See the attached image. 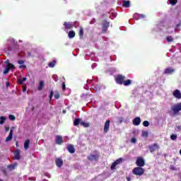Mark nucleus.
Wrapping results in <instances>:
<instances>
[{"instance_id":"obj_1","label":"nucleus","mask_w":181,"mask_h":181,"mask_svg":"<svg viewBox=\"0 0 181 181\" xmlns=\"http://www.w3.org/2000/svg\"><path fill=\"white\" fill-rule=\"evenodd\" d=\"M5 63L6 65V68L3 71V73L4 74H8L10 70H13V69H15V65L11 64V62H9V60H6Z\"/></svg>"},{"instance_id":"obj_2","label":"nucleus","mask_w":181,"mask_h":181,"mask_svg":"<svg viewBox=\"0 0 181 181\" xmlns=\"http://www.w3.org/2000/svg\"><path fill=\"white\" fill-rule=\"evenodd\" d=\"M132 172L136 176H142L145 173V170L142 167H136L133 169Z\"/></svg>"},{"instance_id":"obj_3","label":"nucleus","mask_w":181,"mask_h":181,"mask_svg":"<svg viewBox=\"0 0 181 181\" xmlns=\"http://www.w3.org/2000/svg\"><path fill=\"white\" fill-rule=\"evenodd\" d=\"M102 25V33H106L110 28V22L107 21V20H104L101 23Z\"/></svg>"},{"instance_id":"obj_4","label":"nucleus","mask_w":181,"mask_h":181,"mask_svg":"<svg viewBox=\"0 0 181 181\" xmlns=\"http://www.w3.org/2000/svg\"><path fill=\"white\" fill-rule=\"evenodd\" d=\"M125 78H126L125 76H124V75H117L115 77V81H116L117 84H120L121 86H122V84H124Z\"/></svg>"},{"instance_id":"obj_5","label":"nucleus","mask_w":181,"mask_h":181,"mask_svg":"<svg viewBox=\"0 0 181 181\" xmlns=\"http://www.w3.org/2000/svg\"><path fill=\"white\" fill-rule=\"evenodd\" d=\"M136 165L139 168H144L145 166V160L142 157L137 158Z\"/></svg>"},{"instance_id":"obj_6","label":"nucleus","mask_w":181,"mask_h":181,"mask_svg":"<svg viewBox=\"0 0 181 181\" xmlns=\"http://www.w3.org/2000/svg\"><path fill=\"white\" fill-rule=\"evenodd\" d=\"M171 110L174 114H178L179 111H181V103L173 106L171 107Z\"/></svg>"},{"instance_id":"obj_7","label":"nucleus","mask_w":181,"mask_h":181,"mask_svg":"<svg viewBox=\"0 0 181 181\" xmlns=\"http://www.w3.org/2000/svg\"><path fill=\"white\" fill-rule=\"evenodd\" d=\"M122 163V158H119L116 160L115 162L112 163V165L110 166L111 170H114L117 166V165H119V163Z\"/></svg>"},{"instance_id":"obj_8","label":"nucleus","mask_w":181,"mask_h":181,"mask_svg":"<svg viewBox=\"0 0 181 181\" xmlns=\"http://www.w3.org/2000/svg\"><path fill=\"white\" fill-rule=\"evenodd\" d=\"M111 122L110 121V119H107L105 124H104V129H103V132L105 134H107V132H108V131H110V124Z\"/></svg>"},{"instance_id":"obj_9","label":"nucleus","mask_w":181,"mask_h":181,"mask_svg":"<svg viewBox=\"0 0 181 181\" xmlns=\"http://www.w3.org/2000/svg\"><path fill=\"white\" fill-rule=\"evenodd\" d=\"M148 149L152 153L153 152H155L156 149H159V145H158L157 144H153V145L148 146Z\"/></svg>"},{"instance_id":"obj_10","label":"nucleus","mask_w":181,"mask_h":181,"mask_svg":"<svg viewBox=\"0 0 181 181\" xmlns=\"http://www.w3.org/2000/svg\"><path fill=\"white\" fill-rule=\"evenodd\" d=\"M64 26L65 30H69V29H73L74 25H73V24L71 23L65 21L64 23Z\"/></svg>"},{"instance_id":"obj_11","label":"nucleus","mask_w":181,"mask_h":181,"mask_svg":"<svg viewBox=\"0 0 181 181\" xmlns=\"http://www.w3.org/2000/svg\"><path fill=\"white\" fill-rule=\"evenodd\" d=\"M55 142L57 145H62L63 144V137L60 135H57Z\"/></svg>"},{"instance_id":"obj_12","label":"nucleus","mask_w":181,"mask_h":181,"mask_svg":"<svg viewBox=\"0 0 181 181\" xmlns=\"http://www.w3.org/2000/svg\"><path fill=\"white\" fill-rule=\"evenodd\" d=\"M173 95L175 98H177L178 100H180L181 98V93L180 90L179 89H176L175 90L173 91Z\"/></svg>"},{"instance_id":"obj_13","label":"nucleus","mask_w":181,"mask_h":181,"mask_svg":"<svg viewBox=\"0 0 181 181\" xmlns=\"http://www.w3.org/2000/svg\"><path fill=\"white\" fill-rule=\"evenodd\" d=\"M175 73V69H173L172 67H168L164 71V74H173Z\"/></svg>"},{"instance_id":"obj_14","label":"nucleus","mask_w":181,"mask_h":181,"mask_svg":"<svg viewBox=\"0 0 181 181\" xmlns=\"http://www.w3.org/2000/svg\"><path fill=\"white\" fill-rule=\"evenodd\" d=\"M16 168H18V163H15L14 164H10L7 165V169H8L10 172H11V170H15Z\"/></svg>"},{"instance_id":"obj_15","label":"nucleus","mask_w":181,"mask_h":181,"mask_svg":"<svg viewBox=\"0 0 181 181\" xmlns=\"http://www.w3.org/2000/svg\"><path fill=\"white\" fill-rule=\"evenodd\" d=\"M133 125H135V127H138L141 124V117H137L133 119Z\"/></svg>"},{"instance_id":"obj_16","label":"nucleus","mask_w":181,"mask_h":181,"mask_svg":"<svg viewBox=\"0 0 181 181\" xmlns=\"http://www.w3.org/2000/svg\"><path fill=\"white\" fill-rule=\"evenodd\" d=\"M13 138V130L11 129L8 136L6 138V142H9V141H12Z\"/></svg>"},{"instance_id":"obj_17","label":"nucleus","mask_w":181,"mask_h":181,"mask_svg":"<svg viewBox=\"0 0 181 181\" xmlns=\"http://www.w3.org/2000/svg\"><path fill=\"white\" fill-rule=\"evenodd\" d=\"M67 149L69 153H74L76 152V148H74V146H73L72 144H69Z\"/></svg>"},{"instance_id":"obj_18","label":"nucleus","mask_w":181,"mask_h":181,"mask_svg":"<svg viewBox=\"0 0 181 181\" xmlns=\"http://www.w3.org/2000/svg\"><path fill=\"white\" fill-rule=\"evenodd\" d=\"M14 159H16V160H19V159H21V151H19V149H17L14 152Z\"/></svg>"},{"instance_id":"obj_19","label":"nucleus","mask_w":181,"mask_h":181,"mask_svg":"<svg viewBox=\"0 0 181 181\" xmlns=\"http://www.w3.org/2000/svg\"><path fill=\"white\" fill-rule=\"evenodd\" d=\"M88 160L93 161V160H98V156L97 155H94V154H90L88 157Z\"/></svg>"},{"instance_id":"obj_20","label":"nucleus","mask_w":181,"mask_h":181,"mask_svg":"<svg viewBox=\"0 0 181 181\" xmlns=\"http://www.w3.org/2000/svg\"><path fill=\"white\" fill-rule=\"evenodd\" d=\"M55 163L58 168H61L63 166V160H62V158H57L55 160Z\"/></svg>"},{"instance_id":"obj_21","label":"nucleus","mask_w":181,"mask_h":181,"mask_svg":"<svg viewBox=\"0 0 181 181\" xmlns=\"http://www.w3.org/2000/svg\"><path fill=\"white\" fill-rule=\"evenodd\" d=\"M78 35H79L80 39H83L84 37V30L83 29L82 27L79 28Z\"/></svg>"},{"instance_id":"obj_22","label":"nucleus","mask_w":181,"mask_h":181,"mask_svg":"<svg viewBox=\"0 0 181 181\" xmlns=\"http://www.w3.org/2000/svg\"><path fill=\"white\" fill-rule=\"evenodd\" d=\"M43 87H45V82L43 81H40L37 87V90H39V91H42V90H43Z\"/></svg>"},{"instance_id":"obj_23","label":"nucleus","mask_w":181,"mask_h":181,"mask_svg":"<svg viewBox=\"0 0 181 181\" xmlns=\"http://www.w3.org/2000/svg\"><path fill=\"white\" fill-rule=\"evenodd\" d=\"M122 6L124 8H129L131 6V2L129 1H123Z\"/></svg>"},{"instance_id":"obj_24","label":"nucleus","mask_w":181,"mask_h":181,"mask_svg":"<svg viewBox=\"0 0 181 181\" xmlns=\"http://www.w3.org/2000/svg\"><path fill=\"white\" fill-rule=\"evenodd\" d=\"M68 36L69 39H73V37L76 36V32H74V30L69 31L68 33Z\"/></svg>"},{"instance_id":"obj_25","label":"nucleus","mask_w":181,"mask_h":181,"mask_svg":"<svg viewBox=\"0 0 181 181\" xmlns=\"http://www.w3.org/2000/svg\"><path fill=\"white\" fill-rule=\"evenodd\" d=\"M29 144H30V140L29 139L25 140L24 142V149H25V151L29 149Z\"/></svg>"},{"instance_id":"obj_26","label":"nucleus","mask_w":181,"mask_h":181,"mask_svg":"<svg viewBox=\"0 0 181 181\" xmlns=\"http://www.w3.org/2000/svg\"><path fill=\"white\" fill-rule=\"evenodd\" d=\"M81 119L76 118L75 119V120L74 121V127H78V125H80V123L81 122Z\"/></svg>"},{"instance_id":"obj_27","label":"nucleus","mask_w":181,"mask_h":181,"mask_svg":"<svg viewBox=\"0 0 181 181\" xmlns=\"http://www.w3.org/2000/svg\"><path fill=\"white\" fill-rule=\"evenodd\" d=\"M131 84H132V80L131 79H127L123 83V85L126 86H131Z\"/></svg>"},{"instance_id":"obj_28","label":"nucleus","mask_w":181,"mask_h":181,"mask_svg":"<svg viewBox=\"0 0 181 181\" xmlns=\"http://www.w3.org/2000/svg\"><path fill=\"white\" fill-rule=\"evenodd\" d=\"M80 125H82V127H84V128H88L90 127V124L84 122H81Z\"/></svg>"},{"instance_id":"obj_29","label":"nucleus","mask_w":181,"mask_h":181,"mask_svg":"<svg viewBox=\"0 0 181 181\" xmlns=\"http://www.w3.org/2000/svg\"><path fill=\"white\" fill-rule=\"evenodd\" d=\"M56 66V60H53L52 62L49 63V67H51V69H53Z\"/></svg>"},{"instance_id":"obj_30","label":"nucleus","mask_w":181,"mask_h":181,"mask_svg":"<svg viewBox=\"0 0 181 181\" xmlns=\"http://www.w3.org/2000/svg\"><path fill=\"white\" fill-rule=\"evenodd\" d=\"M26 80H27L26 77H23L22 79L18 80V83L22 85L23 84V81H26Z\"/></svg>"},{"instance_id":"obj_31","label":"nucleus","mask_w":181,"mask_h":181,"mask_svg":"<svg viewBox=\"0 0 181 181\" xmlns=\"http://www.w3.org/2000/svg\"><path fill=\"white\" fill-rule=\"evenodd\" d=\"M166 40H167V42H168V43H170V42H173V37H172V35L168 36L166 37Z\"/></svg>"},{"instance_id":"obj_32","label":"nucleus","mask_w":181,"mask_h":181,"mask_svg":"<svg viewBox=\"0 0 181 181\" xmlns=\"http://www.w3.org/2000/svg\"><path fill=\"white\" fill-rule=\"evenodd\" d=\"M0 125H2L5 121L6 120V118L4 116L0 117Z\"/></svg>"},{"instance_id":"obj_33","label":"nucleus","mask_w":181,"mask_h":181,"mask_svg":"<svg viewBox=\"0 0 181 181\" xmlns=\"http://www.w3.org/2000/svg\"><path fill=\"white\" fill-rule=\"evenodd\" d=\"M170 4L173 6H175L177 4V0H168Z\"/></svg>"},{"instance_id":"obj_34","label":"nucleus","mask_w":181,"mask_h":181,"mask_svg":"<svg viewBox=\"0 0 181 181\" xmlns=\"http://www.w3.org/2000/svg\"><path fill=\"white\" fill-rule=\"evenodd\" d=\"M8 118L11 121H15L16 119V117L13 115H10L8 116Z\"/></svg>"},{"instance_id":"obj_35","label":"nucleus","mask_w":181,"mask_h":181,"mask_svg":"<svg viewBox=\"0 0 181 181\" xmlns=\"http://www.w3.org/2000/svg\"><path fill=\"white\" fill-rule=\"evenodd\" d=\"M177 139V135L176 134H172L170 136V139H172V141H176Z\"/></svg>"},{"instance_id":"obj_36","label":"nucleus","mask_w":181,"mask_h":181,"mask_svg":"<svg viewBox=\"0 0 181 181\" xmlns=\"http://www.w3.org/2000/svg\"><path fill=\"white\" fill-rule=\"evenodd\" d=\"M54 97L55 100H59L60 98V94L58 92H57L54 94Z\"/></svg>"},{"instance_id":"obj_37","label":"nucleus","mask_w":181,"mask_h":181,"mask_svg":"<svg viewBox=\"0 0 181 181\" xmlns=\"http://www.w3.org/2000/svg\"><path fill=\"white\" fill-rule=\"evenodd\" d=\"M141 135L142 136H144L145 138H146L148 135V133L146 131H143Z\"/></svg>"},{"instance_id":"obj_38","label":"nucleus","mask_w":181,"mask_h":181,"mask_svg":"<svg viewBox=\"0 0 181 181\" xmlns=\"http://www.w3.org/2000/svg\"><path fill=\"white\" fill-rule=\"evenodd\" d=\"M143 125H144V127H149V125H150V123H149V122H148V121H144V122H143Z\"/></svg>"},{"instance_id":"obj_39","label":"nucleus","mask_w":181,"mask_h":181,"mask_svg":"<svg viewBox=\"0 0 181 181\" xmlns=\"http://www.w3.org/2000/svg\"><path fill=\"white\" fill-rule=\"evenodd\" d=\"M54 94V92H53V90H51L49 94V100H52L53 98Z\"/></svg>"},{"instance_id":"obj_40","label":"nucleus","mask_w":181,"mask_h":181,"mask_svg":"<svg viewBox=\"0 0 181 181\" xmlns=\"http://www.w3.org/2000/svg\"><path fill=\"white\" fill-rule=\"evenodd\" d=\"M62 87L63 91L66 90V83L64 82L62 83Z\"/></svg>"},{"instance_id":"obj_41","label":"nucleus","mask_w":181,"mask_h":181,"mask_svg":"<svg viewBox=\"0 0 181 181\" xmlns=\"http://www.w3.org/2000/svg\"><path fill=\"white\" fill-rule=\"evenodd\" d=\"M170 170H177V168H176V167L174 165H170Z\"/></svg>"},{"instance_id":"obj_42","label":"nucleus","mask_w":181,"mask_h":181,"mask_svg":"<svg viewBox=\"0 0 181 181\" xmlns=\"http://www.w3.org/2000/svg\"><path fill=\"white\" fill-rule=\"evenodd\" d=\"M131 142H132V144H136V138H132Z\"/></svg>"},{"instance_id":"obj_43","label":"nucleus","mask_w":181,"mask_h":181,"mask_svg":"<svg viewBox=\"0 0 181 181\" xmlns=\"http://www.w3.org/2000/svg\"><path fill=\"white\" fill-rule=\"evenodd\" d=\"M1 172H3V173H4L5 176H8V173H6V170L3 169V170H1Z\"/></svg>"},{"instance_id":"obj_44","label":"nucleus","mask_w":181,"mask_h":181,"mask_svg":"<svg viewBox=\"0 0 181 181\" xmlns=\"http://www.w3.org/2000/svg\"><path fill=\"white\" fill-rule=\"evenodd\" d=\"M18 64H23V63H25V61H23V60H18Z\"/></svg>"},{"instance_id":"obj_45","label":"nucleus","mask_w":181,"mask_h":181,"mask_svg":"<svg viewBox=\"0 0 181 181\" xmlns=\"http://www.w3.org/2000/svg\"><path fill=\"white\" fill-rule=\"evenodd\" d=\"M19 69H26V65H20Z\"/></svg>"},{"instance_id":"obj_46","label":"nucleus","mask_w":181,"mask_h":181,"mask_svg":"<svg viewBox=\"0 0 181 181\" xmlns=\"http://www.w3.org/2000/svg\"><path fill=\"white\" fill-rule=\"evenodd\" d=\"M6 88H9V82H6Z\"/></svg>"},{"instance_id":"obj_47","label":"nucleus","mask_w":181,"mask_h":181,"mask_svg":"<svg viewBox=\"0 0 181 181\" xmlns=\"http://www.w3.org/2000/svg\"><path fill=\"white\" fill-rule=\"evenodd\" d=\"M5 129H6V132H8V131H9V127H6Z\"/></svg>"},{"instance_id":"obj_48","label":"nucleus","mask_w":181,"mask_h":181,"mask_svg":"<svg viewBox=\"0 0 181 181\" xmlns=\"http://www.w3.org/2000/svg\"><path fill=\"white\" fill-rule=\"evenodd\" d=\"M180 26H181V22L177 24L176 25L177 28H180Z\"/></svg>"},{"instance_id":"obj_49","label":"nucleus","mask_w":181,"mask_h":181,"mask_svg":"<svg viewBox=\"0 0 181 181\" xmlns=\"http://www.w3.org/2000/svg\"><path fill=\"white\" fill-rule=\"evenodd\" d=\"M178 29H179V27H177V25H176V27H175V32H177Z\"/></svg>"},{"instance_id":"obj_50","label":"nucleus","mask_w":181,"mask_h":181,"mask_svg":"<svg viewBox=\"0 0 181 181\" xmlns=\"http://www.w3.org/2000/svg\"><path fill=\"white\" fill-rule=\"evenodd\" d=\"M177 129H179V131H180L181 127L180 126H177Z\"/></svg>"},{"instance_id":"obj_51","label":"nucleus","mask_w":181,"mask_h":181,"mask_svg":"<svg viewBox=\"0 0 181 181\" xmlns=\"http://www.w3.org/2000/svg\"><path fill=\"white\" fill-rule=\"evenodd\" d=\"M25 91H26V88L23 89V92L25 93Z\"/></svg>"},{"instance_id":"obj_52","label":"nucleus","mask_w":181,"mask_h":181,"mask_svg":"<svg viewBox=\"0 0 181 181\" xmlns=\"http://www.w3.org/2000/svg\"><path fill=\"white\" fill-rule=\"evenodd\" d=\"M63 113H64V114H66V110H63Z\"/></svg>"},{"instance_id":"obj_53","label":"nucleus","mask_w":181,"mask_h":181,"mask_svg":"<svg viewBox=\"0 0 181 181\" xmlns=\"http://www.w3.org/2000/svg\"><path fill=\"white\" fill-rule=\"evenodd\" d=\"M119 122H120V123H122V119H119Z\"/></svg>"},{"instance_id":"obj_54","label":"nucleus","mask_w":181,"mask_h":181,"mask_svg":"<svg viewBox=\"0 0 181 181\" xmlns=\"http://www.w3.org/2000/svg\"><path fill=\"white\" fill-rule=\"evenodd\" d=\"M180 154L181 155V149L180 150Z\"/></svg>"},{"instance_id":"obj_55","label":"nucleus","mask_w":181,"mask_h":181,"mask_svg":"<svg viewBox=\"0 0 181 181\" xmlns=\"http://www.w3.org/2000/svg\"><path fill=\"white\" fill-rule=\"evenodd\" d=\"M127 179H128L129 180V177H127Z\"/></svg>"},{"instance_id":"obj_56","label":"nucleus","mask_w":181,"mask_h":181,"mask_svg":"<svg viewBox=\"0 0 181 181\" xmlns=\"http://www.w3.org/2000/svg\"><path fill=\"white\" fill-rule=\"evenodd\" d=\"M16 146H18V143H16Z\"/></svg>"},{"instance_id":"obj_57","label":"nucleus","mask_w":181,"mask_h":181,"mask_svg":"<svg viewBox=\"0 0 181 181\" xmlns=\"http://www.w3.org/2000/svg\"><path fill=\"white\" fill-rule=\"evenodd\" d=\"M0 181H3V180H1L0 179Z\"/></svg>"}]
</instances>
